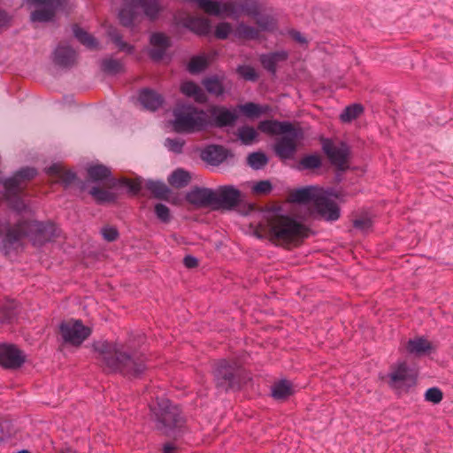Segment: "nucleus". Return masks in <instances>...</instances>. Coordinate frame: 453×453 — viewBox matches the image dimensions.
I'll use <instances>...</instances> for the list:
<instances>
[{
  "instance_id": "obj_1",
  "label": "nucleus",
  "mask_w": 453,
  "mask_h": 453,
  "mask_svg": "<svg viewBox=\"0 0 453 453\" xmlns=\"http://www.w3.org/2000/svg\"><path fill=\"white\" fill-rule=\"evenodd\" d=\"M93 349L96 359L106 372L137 379L148 368L146 357L128 342L98 341L94 342Z\"/></svg>"
},
{
  "instance_id": "obj_2",
  "label": "nucleus",
  "mask_w": 453,
  "mask_h": 453,
  "mask_svg": "<svg viewBox=\"0 0 453 453\" xmlns=\"http://www.w3.org/2000/svg\"><path fill=\"white\" fill-rule=\"evenodd\" d=\"M257 128L267 134H282L273 146L275 154L280 159L291 158L296 150V140L303 136L302 128L295 127L289 121L265 119L258 123Z\"/></svg>"
},
{
  "instance_id": "obj_3",
  "label": "nucleus",
  "mask_w": 453,
  "mask_h": 453,
  "mask_svg": "<svg viewBox=\"0 0 453 453\" xmlns=\"http://www.w3.org/2000/svg\"><path fill=\"white\" fill-rule=\"evenodd\" d=\"M150 410L157 422V429L164 434L178 437L184 433L186 418L180 408L168 399L157 400Z\"/></svg>"
},
{
  "instance_id": "obj_4",
  "label": "nucleus",
  "mask_w": 453,
  "mask_h": 453,
  "mask_svg": "<svg viewBox=\"0 0 453 453\" xmlns=\"http://www.w3.org/2000/svg\"><path fill=\"white\" fill-rule=\"evenodd\" d=\"M213 380L219 392L238 391L246 382L242 367L234 360L221 359L213 368Z\"/></svg>"
},
{
  "instance_id": "obj_5",
  "label": "nucleus",
  "mask_w": 453,
  "mask_h": 453,
  "mask_svg": "<svg viewBox=\"0 0 453 453\" xmlns=\"http://www.w3.org/2000/svg\"><path fill=\"white\" fill-rule=\"evenodd\" d=\"M173 115V128L178 133H195L206 129V111L193 104H178Z\"/></svg>"
},
{
  "instance_id": "obj_6",
  "label": "nucleus",
  "mask_w": 453,
  "mask_h": 453,
  "mask_svg": "<svg viewBox=\"0 0 453 453\" xmlns=\"http://www.w3.org/2000/svg\"><path fill=\"white\" fill-rule=\"evenodd\" d=\"M269 232L273 240L289 243L307 237L309 229L296 219L280 215L269 221Z\"/></svg>"
},
{
  "instance_id": "obj_7",
  "label": "nucleus",
  "mask_w": 453,
  "mask_h": 453,
  "mask_svg": "<svg viewBox=\"0 0 453 453\" xmlns=\"http://www.w3.org/2000/svg\"><path fill=\"white\" fill-rule=\"evenodd\" d=\"M36 174L37 171L34 167L27 166L17 171L13 176L0 180L4 188V198L12 210L18 212L26 211L27 204L21 197V182L34 179Z\"/></svg>"
},
{
  "instance_id": "obj_8",
  "label": "nucleus",
  "mask_w": 453,
  "mask_h": 453,
  "mask_svg": "<svg viewBox=\"0 0 453 453\" xmlns=\"http://www.w3.org/2000/svg\"><path fill=\"white\" fill-rule=\"evenodd\" d=\"M322 150L331 165L340 172L349 169L348 162L351 157L350 146L344 141L334 142L329 138H321Z\"/></svg>"
},
{
  "instance_id": "obj_9",
  "label": "nucleus",
  "mask_w": 453,
  "mask_h": 453,
  "mask_svg": "<svg viewBox=\"0 0 453 453\" xmlns=\"http://www.w3.org/2000/svg\"><path fill=\"white\" fill-rule=\"evenodd\" d=\"M88 178L93 182L107 180L109 186L114 188L123 186L128 188V191L134 195L139 193L142 188V181L140 180H131L128 179L117 180L112 178L111 170L104 165H96L89 166L87 170Z\"/></svg>"
},
{
  "instance_id": "obj_10",
  "label": "nucleus",
  "mask_w": 453,
  "mask_h": 453,
  "mask_svg": "<svg viewBox=\"0 0 453 453\" xmlns=\"http://www.w3.org/2000/svg\"><path fill=\"white\" fill-rule=\"evenodd\" d=\"M91 333V328L84 326L80 319L63 321L59 325V334L64 343L72 346H80Z\"/></svg>"
},
{
  "instance_id": "obj_11",
  "label": "nucleus",
  "mask_w": 453,
  "mask_h": 453,
  "mask_svg": "<svg viewBox=\"0 0 453 453\" xmlns=\"http://www.w3.org/2000/svg\"><path fill=\"white\" fill-rule=\"evenodd\" d=\"M238 117L235 109L230 110L222 105L211 106L206 111V128L233 127L238 119Z\"/></svg>"
},
{
  "instance_id": "obj_12",
  "label": "nucleus",
  "mask_w": 453,
  "mask_h": 453,
  "mask_svg": "<svg viewBox=\"0 0 453 453\" xmlns=\"http://www.w3.org/2000/svg\"><path fill=\"white\" fill-rule=\"evenodd\" d=\"M67 0H27V3L35 6H42L30 14L33 22L46 23L51 21L56 12L66 4Z\"/></svg>"
},
{
  "instance_id": "obj_13",
  "label": "nucleus",
  "mask_w": 453,
  "mask_h": 453,
  "mask_svg": "<svg viewBox=\"0 0 453 453\" xmlns=\"http://www.w3.org/2000/svg\"><path fill=\"white\" fill-rule=\"evenodd\" d=\"M215 192L214 205L223 210H233L242 202V192L232 185L219 186Z\"/></svg>"
},
{
  "instance_id": "obj_14",
  "label": "nucleus",
  "mask_w": 453,
  "mask_h": 453,
  "mask_svg": "<svg viewBox=\"0 0 453 453\" xmlns=\"http://www.w3.org/2000/svg\"><path fill=\"white\" fill-rule=\"evenodd\" d=\"M28 237L42 244L58 236V227L51 222L27 220Z\"/></svg>"
},
{
  "instance_id": "obj_15",
  "label": "nucleus",
  "mask_w": 453,
  "mask_h": 453,
  "mask_svg": "<svg viewBox=\"0 0 453 453\" xmlns=\"http://www.w3.org/2000/svg\"><path fill=\"white\" fill-rule=\"evenodd\" d=\"M26 361L25 353L16 345L0 343V365L4 369L17 370Z\"/></svg>"
},
{
  "instance_id": "obj_16",
  "label": "nucleus",
  "mask_w": 453,
  "mask_h": 453,
  "mask_svg": "<svg viewBox=\"0 0 453 453\" xmlns=\"http://www.w3.org/2000/svg\"><path fill=\"white\" fill-rule=\"evenodd\" d=\"M26 219L19 220L13 226L9 223L5 227V235L2 241L3 250L9 253L16 249L23 237H28Z\"/></svg>"
},
{
  "instance_id": "obj_17",
  "label": "nucleus",
  "mask_w": 453,
  "mask_h": 453,
  "mask_svg": "<svg viewBox=\"0 0 453 453\" xmlns=\"http://www.w3.org/2000/svg\"><path fill=\"white\" fill-rule=\"evenodd\" d=\"M391 383L395 387H411L416 382V372L406 362L399 363L388 374Z\"/></svg>"
},
{
  "instance_id": "obj_18",
  "label": "nucleus",
  "mask_w": 453,
  "mask_h": 453,
  "mask_svg": "<svg viewBox=\"0 0 453 453\" xmlns=\"http://www.w3.org/2000/svg\"><path fill=\"white\" fill-rule=\"evenodd\" d=\"M200 157L209 165L218 166L228 157H233L234 154L222 145L211 144L201 151Z\"/></svg>"
},
{
  "instance_id": "obj_19",
  "label": "nucleus",
  "mask_w": 453,
  "mask_h": 453,
  "mask_svg": "<svg viewBox=\"0 0 453 453\" xmlns=\"http://www.w3.org/2000/svg\"><path fill=\"white\" fill-rule=\"evenodd\" d=\"M150 42L152 48L149 50L148 54L150 59L155 62L161 61L166 50L172 46L170 38L160 32L153 33L150 35Z\"/></svg>"
},
{
  "instance_id": "obj_20",
  "label": "nucleus",
  "mask_w": 453,
  "mask_h": 453,
  "mask_svg": "<svg viewBox=\"0 0 453 453\" xmlns=\"http://www.w3.org/2000/svg\"><path fill=\"white\" fill-rule=\"evenodd\" d=\"M318 216L326 221H335L340 218L341 212L338 204L326 196L323 193L314 207Z\"/></svg>"
},
{
  "instance_id": "obj_21",
  "label": "nucleus",
  "mask_w": 453,
  "mask_h": 453,
  "mask_svg": "<svg viewBox=\"0 0 453 453\" xmlns=\"http://www.w3.org/2000/svg\"><path fill=\"white\" fill-rule=\"evenodd\" d=\"M322 193V190L316 186H306L293 190L290 193V201L299 204L312 203L315 206Z\"/></svg>"
},
{
  "instance_id": "obj_22",
  "label": "nucleus",
  "mask_w": 453,
  "mask_h": 453,
  "mask_svg": "<svg viewBox=\"0 0 453 453\" xmlns=\"http://www.w3.org/2000/svg\"><path fill=\"white\" fill-rule=\"evenodd\" d=\"M288 58L289 52L285 50H280L261 54L259 56V62L266 72L275 76L278 65L286 62Z\"/></svg>"
},
{
  "instance_id": "obj_23",
  "label": "nucleus",
  "mask_w": 453,
  "mask_h": 453,
  "mask_svg": "<svg viewBox=\"0 0 453 453\" xmlns=\"http://www.w3.org/2000/svg\"><path fill=\"white\" fill-rule=\"evenodd\" d=\"M138 101L143 109L150 111H157L165 104L164 96L150 88H143L139 90Z\"/></svg>"
},
{
  "instance_id": "obj_24",
  "label": "nucleus",
  "mask_w": 453,
  "mask_h": 453,
  "mask_svg": "<svg viewBox=\"0 0 453 453\" xmlns=\"http://www.w3.org/2000/svg\"><path fill=\"white\" fill-rule=\"evenodd\" d=\"M215 192L211 188L195 187L186 195L188 203L198 206L214 205Z\"/></svg>"
},
{
  "instance_id": "obj_25",
  "label": "nucleus",
  "mask_w": 453,
  "mask_h": 453,
  "mask_svg": "<svg viewBox=\"0 0 453 453\" xmlns=\"http://www.w3.org/2000/svg\"><path fill=\"white\" fill-rule=\"evenodd\" d=\"M198 6L207 14L212 16H221L222 14L229 16V12H234V5L231 1L200 0Z\"/></svg>"
},
{
  "instance_id": "obj_26",
  "label": "nucleus",
  "mask_w": 453,
  "mask_h": 453,
  "mask_svg": "<svg viewBox=\"0 0 453 453\" xmlns=\"http://www.w3.org/2000/svg\"><path fill=\"white\" fill-rule=\"evenodd\" d=\"M76 52L68 46L59 44L53 52V62L63 68H70L75 64Z\"/></svg>"
},
{
  "instance_id": "obj_27",
  "label": "nucleus",
  "mask_w": 453,
  "mask_h": 453,
  "mask_svg": "<svg viewBox=\"0 0 453 453\" xmlns=\"http://www.w3.org/2000/svg\"><path fill=\"white\" fill-rule=\"evenodd\" d=\"M405 348L410 355L417 357L426 356L434 350L432 343L424 337L410 339Z\"/></svg>"
},
{
  "instance_id": "obj_28",
  "label": "nucleus",
  "mask_w": 453,
  "mask_h": 453,
  "mask_svg": "<svg viewBox=\"0 0 453 453\" xmlns=\"http://www.w3.org/2000/svg\"><path fill=\"white\" fill-rule=\"evenodd\" d=\"M231 2L234 9V12H229L231 17L238 18L241 14L252 17L258 14L259 5L257 0H234Z\"/></svg>"
},
{
  "instance_id": "obj_29",
  "label": "nucleus",
  "mask_w": 453,
  "mask_h": 453,
  "mask_svg": "<svg viewBox=\"0 0 453 453\" xmlns=\"http://www.w3.org/2000/svg\"><path fill=\"white\" fill-rule=\"evenodd\" d=\"M136 6L142 9L144 15L151 21L156 20L163 12L159 0H134Z\"/></svg>"
},
{
  "instance_id": "obj_30",
  "label": "nucleus",
  "mask_w": 453,
  "mask_h": 453,
  "mask_svg": "<svg viewBox=\"0 0 453 453\" xmlns=\"http://www.w3.org/2000/svg\"><path fill=\"white\" fill-rule=\"evenodd\" d=\"M234 36L239 40H258L260 32L255 27L240 22L234 29Z\"/></svg>"
},
{
  "instance_id": "obj_31",
  "label": "nucleus",
  "mask_w": 453,
  "mask_h": 453,
  "mask_svg": "<svg viewBox=\"0 0 453 453\" xmlns=\"http://www.w3.org/2000/svg\"><path fill=\"white\" fill-rule=\"evenodd\" d=\"M180 91L185 96L193 97L197 103H204L207 100L203 90L192 81L183 82L180 87Z\"/></svg>"
},
{
  "instance_id": "obj_32",
  "label": "nucleus",
  "mask_w": 453,
  "mask_h": 453,
  "mask_svg": "<svg viewBox=\"0 0 453 453\" xmlns=\"http://www.w3.org/2000/svg\"><path fill=\"white\" fill-rule=\"evenodd\" d=\"M255 19L256 24L258 27L259 32H273L277 29L278 22L277 19L272 14H262L260 13V8L258 9V14L252 16Z\"/></svg>"
},
{
  "instance_id": "obj_33",
  "label": "nucleus",
  "mask_w": 453,
  "mask_h": 453,
  "mask_svg": "<svg viewBox=\"0 0 453 453\" xmlns=\"http://www.w3.org/2000/svg\"><path fill=\"white\" fill-rule=\"evenodd\" d=\"M47 173L50 175L58 176L65 188H67L76 179V173L71 170L64 171L58 164H53L47 169Z\"/></svg>"
},
{
  "instance_id": "obj_34",
  "label": "nucleus",
  "mask_w": 453,
  "mask_h": 453,
  "mask_svg": "<svg viewBox=\"0 0 453 453\" xmlns=\"http://www.w3.org/2000/svg\"><path fill=\"white\" fill-rule=\"evenodd\" d=\"M206 91L215 96H221L225 93L223 80L218 75L204 78L202 81Z\"/></svg>"
},
{
  "instance_id": "obj_35",
  "label": "nucleus",
  "mask_w": 453,
  "mask_h": 453,
  "mask_svg": "<svg viewBox=\"0 0 453 453\" xmlns=\"http://www.w3.org/2000/svg\"><path fill=\"white\" fill-rule=\"evenodd\" d=\"M293 393L292 384L287 380H281L272 386V396L276 400H285Z\"/></svg>"
},
{
  "instance_id": "obj_36",
  "label": "nucleus",
  "mask_w": 453,
  "mask_h": 453,
  "mask_svg": "<svg viewBox=\"0 0 453 453\" xmlns=\"http://www.w3.org/2000/svg\"><path fill=\"white\" fill-rule=\"evenodd\" d=\"M191 180L190 173L181 168L173 171L168 177L169 184L176 188H181L186 187Z\"/></svg>"
},
{
  "instance_id": "obj_37",
  "label": "nucleus",
  "mask_w": 453,
  "mask_h": 453,
  "mask_svg": "<svg viewBox=\"0 0 453 453\" xmlns=\"http://www.w3.org/2000/svg\"><path fill=\"white\" fill-rule=\"evenodd\" d=\"M73 32L74 37L88 49L93 50L96 49L98 42L96 39L92 36L90 34L81 28L78 25L73 26Z\"/></svg>"
},
{
  "instance_id": "obj_38",
  "label": "nucleus",
  "mask_w": 453,
  "mask_h": 453,
  "mask_svg": "<svg viewBox=\"0 0 453 453\" xmlns=\"http://www.w3.org/2000/svg\"><path fill=\"white\" fill-rule=\"evenodd\" d=\"M239 111L249 119H255L260 117L267 111V106L250 102L244 104L238 105Z\"/></svg>"
},
{
  "instance_id": "obj_39",
  "label": "nucleus",
  "mask_w": 453,
  "mask_h": 453,
  "mask_svg": "<svg viewBox=\"0 0 453 453\" xmlns=\"http://www.w3.org/2000/svg\"><path fill=\"white\" fill-rule=\"evenodd\" d=\"M238 139L243 145H251L257 139L258 133L250 126H242L237 130Z\"/></svg>"
},
{
  "instance_id": "obj_40",
  "label": "nucleus",
  "mask_w": 453,
  "mask_h": 453,
  "mask_svg": "<svg viewBox=\"0 0 453 453\" xmlns=\"http://www.w3.org/2000/svg\"><path fill=\"white\" fill-rule=\"evenodd\" d=\"M208 66V61L204 55L194 56L190 58L187 70L189 73L195 75L204 71Z\"/></svg>"
},
{
  "instance_id": "obj_41",
  "label": "nucleus",
  "mask_w": 453,
  "mask_h": 453,
  "mask_svg": "<svg viewBox=\"0 0 453 453\" xmlns=\"http://www.w3.org/2000/svg\"><path fill=\"white\" fill-rule=\"evenodd\" d=\"M88 193L97 203H111L116 200L114 193L99 187H93Z\"/></svg>"
},
{
  "instance_id": "obj_42",
  "label": "nucleus",
  "mask_w": 453,
  "mask_h": 453,
  "mask_svg": "<svg viewBox=\"0 0 453 453\" xmlns=\"http://www.w3.org/2000/svg\"><path fill=\"white\" fill-rule=\"evenodd\" d=\"M148 190H150L155 197L162 199L165 198L170 192L169 188L160 180H148L145 184Z\"/></svg>"
},
{
  "instance_id": "obj_43",
  "label": "nucleus",
  "mask_w": 453,
  "mask_h": 453,
  "mask_svg": "<svg viewBox=\"0 0 453 453\" xmlns=\"http://www.w3.org/2000/svg\"><path fill=\"white\" fill-rule=\"evenodd\" d=\"M321 165V157L317 154L304 156L299 161V169L301 170H314L319 168Z\"/></svg>"
},
{
  "instance_id": "obj_44",
  "label": "nucleus",
  "mask_w": 453,
  "mask_h": 453,
  "mask_svg": "<svg viewBox=\"0 0 453 453\" xmlns=\"http://www.w3.org/2000/svg\"><path fill=\"white\" fill-rule=\"evenodd\" d=\"M248 165L254 170L264 168L268 163V157L264 152H252L248 156Z\"/></svg>"
},
{
  "instance_id": "obj_45",
  "label": "nucleus",
  "mask_w": 453,
  "mask_h": 453,
  "mask_svg": "<svg viewBox=\"0 0 453 453\" xmlns=\"http://www.w3.org/2000/svg\"><path fill=\"white\" fill-rule=\"evenodd\" d=\"M101 69L106 74L114 75L122 71L123 65L120 61L110 58L102 60Z\"/></svg>"
},
{
  "instance_id": "obj_46",
  "label": "nucleus",
  "mask_w": 453,
  "mask_h": 453,
  "mask_svg": "<svg viewBox=\"0 0 453 453\" xmlns=\"http://www.w3.org/2000/svg\"><path fill=\"white\" fill-rule=\"evenodd\" d=\"M111 40L117 45L119 50L133 53L134 47L122 40V35L116 28H111L108 32Z\"/></svg>"
},
{
  "instance_id": "obj_47",
  "label": "nucleus",
  "mask_w": 453,
  "mask_h": 453,
  "mask_svg": "<svg viewBox=\"0 0 453 453\" xmlns=\"http://www.w3.org/2000/svg\"><path fill=\"white\" fill-rule=\"evenodd\" d=\"M136 17V11L133 6H126L119 12V19L122 26L131 27Z\"/></svg>"
},
{
  "instance_id": "obj_48",
  "label": "nucleus",
  "mask_w": 453,
  "mask_h": 453,
  "mask_svg": "<svg viewBox=\"0 0 453 453\" xmlns=\"http://www.w3.org/2000/svg\"><path fill=\"white\" fill-rule=\"evenodd\" d=\"M363 112V106L358 104H354L347 106L341 113L340 119L342 122H350L357 119Z\"/></svg>"
},
{
  "instance_id": "obj_49",
  "label": "nucleus",
  "mask_w": 453,
  "mask_h": 453,
  "mask_svg": "<svg viewBox=\"0 0 453 453\" xmlns=\"http://www.w3.org/2000/svg\"><path fill=\"white\" fill-rule=\"evenodd\" d=\"M16 316V304L14 302L0 306V322H11Z\"/></svg>"
},
{
  "instance_id": "obj_50",
  "label": "nucleus",
  "mask_w": 453,
  "mask_h": 453,
  "mask_svg": "<svg viewBox=\"0 0 453 453\" xmlns=\"http://www.w3.org/2000/svg\"><path fill=\"white\" fill-rule=\"evenodd\" d=\"M192 30L200 35H207L211 32V23L207 19H193Z\"/></svg>"
},
{
  "instance_id": "obj_51",
  "label": "nucleus",
  "mask_w": 453,
  "mask_h": 453,
  "mask_svg": "<svg viewBox=\"0 0 453 453\" xmlns=\"http://www.w3.org/2000/svg\"><path fill=\"white\" fill-rule=\"evenodd\" d=\"M230 34L234 35V29L229 22H219L215 27L214 35L219 40L227 39Z\"/></svg>"
},
{
  "instance_id": "obj_52",
  "label": "nucleus",
  "mask_w": 453,
  "mask_h": 453,
  "mask_svg": "<svg viewBox=\"0 0 453 453\" xmlns=\"http://www.w3.org/2000/svg\"><path fill=\"white\" fill-rule=\"evenodd\" d=\"M237 73L245 80L249 81H257L258 79V74L254 69V67L250 65H239L237 68Z\"/></svg>"
},
{
  "instance_id": "obj_53",
  "label": "nucleus",
  "mask_w": 453,
  "mask_h": 453,
  "mask_svg": "<svg viewBox=\"0 0 453 453\" xmlns=\"http://www.w3.org/2000/svg\"><path fill=\"white\" fill-rule=\"evenodd\" d=\"M155 214L157 218L163 223H168L171 219L169 208L164 203H157L155 205Z\"/></svg>"
},
{
  "instance_id": "obj_54",
  "label": "nucleus",
  "mask_w": 453,
  "mask_h": 453,
  "mask_svg": "<svg viewBox=\"0 0 453 453\" xmlns=\"http://www.w3.org/2000/svg\"><path fill=\"white\" fill-rule=\"evenodd\" d=\"M443 398L441 390L438 388H430L425 393V400L434 404L441 403Z\"/></svg>"
},
{
  "instance_id": "obj_55",
  "label": "nucleus",
  "mask_w": 453,
  "mask_h": 453,
  "mask_svg": "<svg viewBox=\"0 0 453 453\" xmlns=\"http://www.w3.org/2000/svg\"><path fill=\"white\" fill-rule=\"evenodd\" d=\"M12 434V428L11 421L0 418V442L4 438L11 437Z\"/></svg>"
},
{
  "instance_id": "obj_56",
  "label": "nucleus",
  "mask_w": 453,
  "mask_h": 453,
  "mask_svg": "<svg viewBox=\"0 0 453 453\" xmlns=\"http://www.w3.org/2000/svg\"><path fill=\"white\" fill-rule=\"evenodd\" d=\"M165 147L174 153H181L184 142L179 139L167 138L165 142Z\"/></svg>"
},
{
  "instance_id": "obj_57",
  "label": "nucleus",
  "mask_w": 453,
  "mask_h": 453,
  "mask_svg": "<svg viewBox=\"0 0 453 453\" xmlns=\"http://www.w3.org/2000/svg\"><path fill=\"white\" fill-rule=\"evenodd\" d=\"M101 233L104 239L107 242H114L119 237V232L113 226H104L102 228Z\"/></svg>"
},
{
  "instance_id": "obj_58",
  "label": "nucleus",
  "mask_w": 453,
  "mask_h": 453,
  "mask_svg": "<svg viewBox=\"0 0 453 453\" xmlns=\"http://www.w3.org/2000/svg\"><path fill=\"white\" fill-rule=\"evenodd\" d=\"M272 189L273 186L269 180H260L253 187V191L257 194H267Z\"/></svg>"
},
{
  "instance_id": "obj_59",
  "label": "nucleus",
  "mask_w": 453,
  "mask_h": 453,
  "mask_svg": "<svg viewBox=\"0 0 453 453\" xmlns=\"http://www.w3.org/2000/svg\"><path fill=\"white\" fill-rule=\"evenodd\" d=\"M353 226L357 229L365 231L372 226V221L368 218H359L353 221Z\"/></svg>"
},
{
  "instance_id": "obj_60",
  "label": "nucleus",
  "mask_w": 453,
  "mask_h": 453,
  "mask_svg": "<svg viewBox=\"0 0 453 453\" xmlns=\"http://www.w3.org/2000/svg\"><path fill=\"white\" fill-rule=\"evenodd\" d=\"M288 34L291 36L293 40L297 42L300 44H306L307 40L306 38L297 30L296 29H289L288 31Z\"/></svg>"
},
{
  "instance_id": "obj_61",
  "label": "nucleus",
  "mask_w": 453,
  "mask_h": 453,
  "mask_svg": "<svg viewBox=\"0 0 453 453\" xmlns=\"http://www.w3.org/2000/svg\"><path fill=\"white\" fill-rule=\"evenodd\" d=\"M183 264L187 268H195L198 265V259L191 255H187L183 258Z\"/></svg>"
},
{
  "instance_id": "obj_62",
  "label": "nucleus",
  "mask_w": 453,
  "mask_h": 453,
  "mask_svg": "<svg viewBox=\"0 0 453 453\" xmlns=\"http://www.w3.org/2000/svg\"><path fill=\"white\" fill-rule=\"evenodd\" d=\"M163 453H176V447L170 442H167L163 447Z\"/></svg>"
},
{
  "instance_id": "obj_63",
  "label": "nucleus",
  "mask_w": 453,
  "mask_h": 453,
  "mask_svg": "<svg viewBox=\"0 0 453 453\" xmlns=\"http://www.w3.org/2000/svg\"><path fill=\"white\" fill-rule=\"evenodd\" d=\"M8 22V15L4 11L0 10V27L5 25Z\"/></svg>"
},
{
  "instance_id": "obj_64",
  "label": "nucleus",
  "mask_w": 453,
  "mask_h": 453,
  "mask_svg": "<svg viewBox=\"0 0 453 453\" xmlns=\"http://www.w3.org/2000/svg\"><path fill=\"white\" fill-rule=\"evenodd\" d=\"M61 453H74V452L70 449H66L65 450H63Z\"/></svg>"
}]
</instances>
